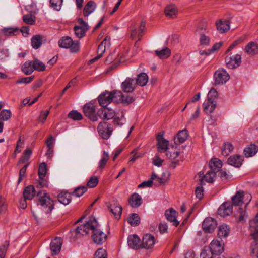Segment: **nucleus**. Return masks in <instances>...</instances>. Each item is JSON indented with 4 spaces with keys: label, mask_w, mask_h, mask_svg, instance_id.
Listing matches in <instances>:
<instances>
[{
    "label": "nucleus",
    "mask_w": 258,
    "mask_h": 258,
    "mask_svg": "<svg viewBox=\"0 0 258 258\" xmlns=\"http://www.w3.org/2000/svg\"><path fill=\"white\" fill-rule=\"evenodd\" d=\"M83 112L85 115L92 121H96L98 120L97 114H95V106L93 103H86L84 106Z\"/></svg>",
    "instance_id": "obj_9"
},
{
    "label": "nucleus",
    "mask_w": 258,
    "mask_h": 258,
    "mask_svg": "<svg viewBox=\"0 0 258 258\" xmlns=\"http://www.w3.org/2000/svg\"><path fill=\"white\" fill-rule=\"evenodd\" d=\"M233 150L232 144L229 142L224 143L222 148V154L226 156L228 155Z\"/></svg>",
    "instance_id": "obj_46"
},
{
    "label": "nucleus",
    "mask_w": 258,
    "mask_h": 258,
    "mask_svg": "<svg viewBox=\"0 0 258 258\" xmlns=\"http://www.w3.org/2000/svg\"><path fill=\"white\" fill-rule=\"evenodd\" d=\"M148 81V77L146 73H141L138 75L136 83L140 86H144Z\"/></svg>",
    "instance_id": "obj_40"
},
{
    "label": "nucleus",
    "mask_w": 258,
    "mask_h": 258,
    "mask_svg": "<svg viewBox=\"0 0 258 258\" xmlns=\"http://www.w3.org/2000/svg\"><path fill=\"white\" fill-rule=\"evenodd\" d=\"M94 258H107L106 251L103 248L98 249L95 252Z\"/></svg>",
    "instance_id": "obj_58"
},
{
    "label": "nucleus",
    "mask_w": 258,
    "mask_h": 258,
    "mask_svg": "<svg viewBox=\"0 0 258 258\" xmlns=\"http://www.w3.org/2000/svg\"><path fill=\"white\" fill-rule=\"evenodd\" d=\"M127 243L128 246L132 249H137L141 248L140 239L136 234L131 235L128 237Z\"/></svg>",
    "instance_id": "obj_26"
},
{
    "label": "nucleus",
    "mask_w": 258,
    "mask_h": 258,
    "mask_svg": "<svg viewBox=\"0 0 258 258\" xmlns=\"http://www.w3.org/2000/svg\"><path fill=\"white\" fill-rule=\"evenodd\" d=\"M87 189V187L85 186L78 187L72 192V195L76 197H81L86 191Z\"/></svg>",
    "instance_id": "obj_54"
},
{
    "label": "nucleus",
    "mask_w": 258,
    "mask_h": 258,
    "mask_svg": "<svg viewBox=\"0 0 258 258\" xmlns=\"http://www.w3.org/2000/svg\"><path fill=\"white\" fill-rule=\"evenodd\" d=\"M22 70L27 75L31 74L34 71L32 61H26L22 66Z\"/></svg>",
    "instance_id": "obj_39"
},
{
    "label": "nucleus",
    "mask_w": 258,
    "mask_h": 258,
    "mask_svg": "<svg viewBox=\"0 0 258 258\" xmlns=\"http://www.w3.org/2000/svg\"><path fill=\"white\" fill-rule=\"evenodd\" d=\"M203 188L202 186H198L196 188L195 194L199 199H201L203 197Z\"/></svg>",
    "instance_id": "obj_64"
},
{
    "label": "nucleus",
    "mask_w": 258,
    "mask_h": 258,
    "mask_svg": "<svg viewBox=\"0 0 258 258\" xmlns=\"http://www.w3.org/2000/svg\"><path fill=\"white\" fill-rule=\"evenodd\" d=\"M90 231H91V238L95 243L101 245L106 241L107 235L99 228L98 222L93 217H89L85 223L76 229V232L83 236L86 235Z\"/></svg>",
    "instance_id": "obj_1"
},
{
    "label": "nucleus",
    "mask_w": 258,
    "mask_h": 258,
    "mask_svg": "<svg viewBox=\"0 0 258 258\" xmlns=\"http://www.w3.org/2000/svg\"><path fill=\"white\" fill-rule=\"evenodd\" d=\"M217 225V222L214 219L211 217H207L203 223L202 228L205 232L211 233L214 230Z\"/></svg>",
    "instance_id": "obj_12"
},
{
    "label": "nucleus",
    "mask_w": 258,
    "mask_h": 258,
    "mask_svg": "<svg viewBox=\"0 0 258 258\" xmlns=\"http://www.w3.org/2000/svg\"><path fill=\"white\" fill-rule=\"evenodd\" d=\"M98 178L97 176H92L87 182V186L89 188L95 187L98 184Z\"/></svg>",
    "instance_id": "obj_56"
},
{
    "label": "nucleus",
    "mask_w": 258,
    "mask_h": 258,
    "mask_svg": "<svg viewBox=\"0 0 258 258\" xmlns=\"http://www.w3.org/2000/svg\"><path fill=\"white\" fill-rule=\"evenodd\" d=\"M243 159L242 156L238 155H234L230 156L227 160L229 165L236 168H239L242 164Z\"/></svg>",
    "instance_id": "obj_25"
},
{
    "label": "nucleus",
    "mask_w": 258,
    "mask_h": 258,
    "mask_svg": "<svg viewBox=\"0 0 258 258\" xmlns=\"http://www.w3.org/2000/svg\"><path fill=\"white\" fill-rule=\"evenodd\" d=\"M145 22L142 20L139 24H135L131 27V37L132 39L136 37L141 38L143 32L145 29Z\"/></svg>",
    "instance_id": "obj_8"
},
{
    "label": "nucleus",
    "mask_w": 258,
    "mask_h": 258,
    "mask_svg": "<svg viewBox=\"0 0 258 258\" xmlns=\"http://www.w3.org/2000/svg\"><path fill=\"white\" fill-rule=\"evenodd\" d=\"M9 245L7 241H5L3 245L0 246V258H4L5 256Z\"/></svg>",
    "instance_id": "obj_59"
},
{
    "label": "nucleus",
    "mask_w": 258,
    "mask_h": 258,
    "mask_svg": "<svg viewBox=\"0 0 258 258\" xmlns=\"http://www.w3.org/2000/svg\"><path fill=\"white\" fill-rule=\"evenodd\" d=\"M230 231V227L226 224H222L218 227V235L220 237L228 236Z\"/></svg>",
    "instance_id": "obj_38"
},
{
    "label": "nucleus",
    "mask_w": 258,
    "mask_h": 258,
    "mask_svg": "<svg viewBox=\"0 0 258 258\" xmlns=\"http://www.w3.org/2000/svg\"><path fill=\"white\" fill-rule=\"evenodd\" d=\"M47 167L45 163L43 162L40 164L38 168V175L40 179H43L46 175Z\"/></svg>",
    "instance_id": "obj_48"
},
{
    "label": "nucleus",
    "mask_w": 258,
    "mask_h": 258,
    "mask_svg": "<svg viewBox=\"0 0 258 258\" xmlns=\"http://www.w3.org/2000/svg\"><path fill=\"white\" fill-rule=\"evenodd\" d=\"M58 200L64 205H68L71 201V194L67 192H61L58 195Z\"/></svg>",
    "instance_id": "obj_37"
},
{
    "label": "nucleus",
    "mask_w": 258,
    "mask_h": 258,
    "mask_svg": "<svg viewBox=\"0 0 258 258\" xmlns=\"http://www.w3.org/2000/svg\"><path fill=\"white\" fill-rule=\"evenodd\" d=\"M165 215L168 221L172 222L173 225L177 226L179 222L177 220V212L173 208H170L165 211Z\"/></svg>",
    "instance_id": "obj_24"
},
{
    "label": "nucleus",
    "mask_w": 258,
    "mask_h": 258,
    "mask_svg": "<svg viewBox=\"0 0 258 258\" xmlns=\"http://www.w3.org/2000/svg\"><path fill=\"white\" fill-rule=\"evenodd\" d=\"M97 115L102 119L109 120L114 117L115 112L112 109L104 108L99 109L97 112Z\"/></svg>",
    "instance_id": "obj_17"
},
{
    "label": "nucleus",
    "mask_w": 258,
    "mask_h": 258,
    "mask_svg": "<svg viewBox=\"0 0 258 258\" xmlns=\"http://www.w3.org/2000/svg\"><path fill=\"white\" fill-rule=\"evenodd\" d=\"M42 44V37L40 35H36L31 39V45L34 49L39 48Z\"/></svg>",
    "instance_id": "obj_42"
},
{
    "label": "nucleus",
    "mask_w": 258,
    "mask_h": 258,
    "mask_svg": "<svg viewBox=\"0 0 258 258\" xmlns=\"http://www.w3.org/2000/svg\"><path fill=\"white\" fill-rule=\"evenodd\" d=\"M97 130L102 138L108 139L112 132V125L105 122H100L98 126Z\"/></svg>",
    "instance_id": "obj_7"
},
{
    "label": "nucleus",
    "mask_w": 258,
    "mask_h": 258,
    "mask_svg": "<svg viewBox=\"0 0 258 258\" xmlns=\"http://www.w3.org/2000/svg\"><path fill=\"white\" fill-rule=\"evenodd\" d=\"M250 228L251 231L253 229H258V213L256 216L249 222Z\"/></svg>",
    "instance_id": "obj_60"
},
{
    "label": "nucleus",
    "mask_w": 258,
    "mask_h": 258,
    "mask_svg": "<svg viewBox=\"0 0 258 258\" xmlns=\"http://www.w3.org/2000/svg\"><path fill=\"white\" fill-rule=\"evenodd\" d=\"M214 254L209 247H205L200 254V258H213Z\"/></svg>",
    "instance_id": "obj_49"
},
{
    "label": "nucleus",
    "mask_w": 258,
    "mask_h": 258,
    "mask_svg": "<svg viewBox=\"0 0 258 258\" xmlns=\"http://www.w3.org/2000/svg\"><path fill=\"white\" fill-rule=\"evenodd\" d=\"M245 51L249 55H254L258 53V45L254 42H250L245 46Z\"/></svg>",
    "instance_id": "obj_32"
},
{
    "label": "nucleus",
    "mask_w": 258,
    "mask_h": 258,
    "mask_svg": "<svg viewBox=\"0 0 258 258\" xmlns=\"http://www.w3.org/2000/svg\"><path fill=\"white\" fill-rule=\"evenodd\" d=\"M129 203L133 208H137L142 203V199L139 194H134L129 200Z\"/></svg>",
    "instance_id": "obj_31"
},
{
    "label": "nucleus",
    "mask_w": 258,
    "mask_h": 258,
    "mask_svg": "<svg viewBox=\"0 0 258 258\" xmlns=\"http://www.w3.org/2000/svg\"><path fill=\"white\" fill-rule=\"evenodd\" d=\"M79 25L74 27L75 35L78 38H82L85 36L86 31L88 30V25L82 18L78 20Z\"/></svg>",
    "instance_id": "obj_6"
},
{
    "label": "nucleus",
    "mask_w": 258,
    "mask_h": 258,
    "mask_svg": "<svg viewBox=\"0 0 258 258\" xmlns=\"http://www.w3.org/2000/svg\"><path fill=\"white\" fill-rule=\"evenodd\" d=\"M109 158V154L106 151H103L101 158L98 163V169L102 170L106 164Z\"/></svg>",
    "instance_id": "obj_41"
},
{
    "label": "nucleus",
    "mask_w": 258,
    "mask_h": 258,
    "mask_svg": "<svg viewBox=\"0 0 258 258\" xmlns=\"http://www.w3.org/2000/svg\"><path fill=\"white\" fill-rule=\"evenodd\" d=\"M38 205H40L46 213H50L54 208V202L49 195L45 190H39L37 194Z\"/></svg>",
    "instance_id": "obj_2"
},
{
    "label": "nucleus",
    "mask_w": 258,
    "mask_h": 258,
    "mask_svg": "<svg viewBox=\"0 0 258 258\" xmlns=\"http://www.w3.org/2000/svg\"><path fill=\"white\" fill-rule=\"evenodd\" d=\"M208 247L214 255L221 254L224 251L223 244L218 240H212Z\"/></svg>",
    "instance_id": "obj_18"
},
{
    "label": "nucleus",
    "mask_w": 258,
    "mask_h": 258,
    "mask_svg": "<svg viewBox=\"0 0 258 258\" xmlns=\"http://www.w3.org/2000/svg\"><path fill=\"white\" fill-rule=\"evenodd\" d=\"M131 154H133V156L131 158L130 160V162H134L136 161L137 159L139 158L140 157H142V154L137 152V149H134L132 152Z\"/></svg>",
    "instance_id": "obj_63"
},
{
    "label": "nucleus",
    "mask_w": 258,
    "mask_h": 258,
    "mask_svg": "<svg viewBox=\"0 0 258 258\" xmlns=\"http://www.w3.org/2000/svg\"><path fill=\"white\" fill-rule=\"evenodd\" d=\"M1 31L6 36H16L20 33L19 29L17 27L4 28Z\"/></svg>",
    "instance_id": "obj_36"
},
{
    "label": "nucleus",
    "mask_w": 258,
    "mask_h": 258,
    "mask_svg": "<svg viewBox=\"0 0 258 258\" xmlns=\"http://www.w3.org/2000/svg\"><path fill=\"white\" fill-rule=\"evenodd\" d=\"M233 211V206L231 202H226L222 204L218 209V213L221 216L229 215Z\"/></svg>",
    "instance_id": "obj_16"
},
{
    "label": "nucleus",
    "mask_w": 258,
    "mask_h": 258,
    "mask_svg": "<svg viewBox=\"0 0 258 258\" xmlns=\"http://www.w3.org/2000/svg\"><path fill=\"white\" fill-rule=\"evenodd\" d=\"M33 62L34 70L43 71L45 70V65L37 59H35Z\"/></svg>",
    "instance_id": "obj_47"
},
{
    "label": "nucleus",
    "mask_w": 258,
    "mask_h": 258,
    "mask_svg": "<svg viewBox=\"0 0 258 258\" xmlns=\"http://www.w3.org/2000/svg\"><path fill=\"white\" fill-rule=\"evenodd\" d=\"M188 137V132L186 130H182L178 132L174 137V142L176 144H180L183 143Z\"/></svg>",
    "instance_id": "obj_27"
},
{
    "label": "nucleus",
    "mask_w": 258,
    "mask_h": 258,
    "mask_svg": "<svg viewBox=\"0 0 258 258\" xmlns=\"http://www.w3.org/2000/svg\"><path fill=\"white\" fill-rule=\"evenodd\" d=\"M155 244V238L150 234H145L142 238V242L141 243V248L150 249Z\"/></svg>",
    "instance_id": "obj_15"
},
{
    "label": "nucleus",
    "mask_w": 258,
    "mask_h": 258,
    "mask_svg": "<svg viewBox=\"0 0 258 258\" xmlns=\"http://www.w3.org/2000/svg\"><path fill=\"white\" fill-rule=\"evenodd\" d=\"M62 244V239L60 237H56L51 241L50 243V249L52 254H57L60 251Z\"/></svg>",
    "instance_id": "obj_22"
},
{
    "label": "nucleus",
    "mask_w": 258,
    "mask_h": 258,
    "mask_svg": "<svg viewBox=\"0 0 258 258\" xmlns=\"http://www.w3.org/2000/svg\"><path fill=\"white\" fill-rule=\"evenodd\" d=\"M111 92L105 91L102 93L98 97L99 103L103 107H106L112 102Z\"/></svg>",
    "instance_id": "obj_14"
},
{
    "label": "nucleus",
    "mask_w": 258,
    "mask_h": 258,
    "mask_svg": "<svg viewBox=\"0 0 258 258\" xmlns=\"http://www.w3.org/2000/svg\"><path fill=\"white\" fill-rule=\"evenodd\" d=\"M112 101L115 103H121L129 104L134 102V98L128 94H123L121 91L113 90L111 91Z\"/></svg>",
    "instance_id": "obj_4"
},
{
    "label": "nucleus",
    "mask_w": 258,
    "mask_h": 258,
    "mask_svg": "<svg viewBox=\"0 0 258 258\" xmlns=\"http://www.w3.org/2000/svg\"><path fill=\"white\" fill-rule=\"evenodd\" d=\"M229 75L223 69L217 70L214 74L215 82L216 84H223L229 79Z\"/></svg>",
    "instance_id": "obj_10"
},
{
    "label": "nucleus",
    "mask_w": 258,
    "mask_h": 258,
    "mask_svg": "<svg viewBox=\"0 0 258 258\" xmlns=\"http://www.w3.org/2000/svg\"><path fill=\"white\" fill-rule=\"evenodd\" d=\"M156 54L161 59L167 58L170 56L171 51L168 48H165L161 50H156Z\"/></svg>",
    "instance_id": "obj_43"
},
{
    "label": "nucleus",
    "mask_w": 258,
    "mask_h": 258,
    "mask_svg": "<svg viewBox=\"0 0 258 258\" xmlns=\"http://www.w3.org/2000/svg\"><path fill=\"white\" fill-rule=\"evenodd\" d=\"M28 165V164L25 165L23 168H22L20 169L19 172L18 183H20L23 180V178L25 176V173Z\"/></svg>",
    "instance_id": "obj_62"
},
{
    "label": "nucleus",
    "mask_w": 258,
    "mask_h": 258,
    "mask_svg": "<svg viewBox=\"0 0 258 258\" xmlns=\"http://www.w3.org/2000/svg\"><path fill=\"white\" fill-rule=\"evenodd\" d=\"M96 7V5L93 1H89L84 8L83 15L84 17H88L95 10Z\"/></svg>",
    "instance_id": "obj_35"
},
{
    "label": "nucleus",
    "mask_w": 258,
    "mask_h": 258,
    "mask_svg": "<svg viewBox=\"0 0 258 258\" xmlns=\"http://www.w3.org/2000/svg\"><path fill=\"white\" fill-rule=\"evenodd\" d=\"M8 208V204L6 201V199L2 197H0V214L5 213L7 210Z\"/></svg>",
    "instance_id": "obj_57"
},
{
    "label": "nucleus",
    "mask_w": 258,
    "mask_h": 258,
    "mask_svg": "<svg viewBox=\"0 0 258 258\" xmlns=\"http://www.w3.org/2000/svg\"><path fill=\"white\" fill-rule=\"evenodd\" d=\"M34 76H30L28 77H24L17 80L16 82L17 84L25 83L28 84L30 83L34 79Z\"/></svg>",
    "instance_id": "obj_61"
},
{
    "label": "nucleus",
    "mask_w": 258,
    "mask_h": 258,
    "mask_svg": "<svg viewBox=\"0 0 258 258\" xmlns=\"http://www.w3.org/2000/svg\"><path fill=\"white\" fill-rule=\"evenodd\" d=\"M68 117L75 120H80L82 119V114L75 110L71 111L69 113Z\"/></svg>",
    "instance_id": "obj_53"
},
{
    "label": "nucleus",
    "mask_w": 258,
    "mask_h": 258,
    "mask_svg": "<svg viewBox=\"0 0 258 258\" xmlns=\"http://www.w3.org/2000/svg\"><path fill=\"white\" fill-rule=\"evenodd\" d=\"M23 21L28 24L33 25L35 23V17L30 14L24 15L23 17Z\"/></svg>",
    "instance_id": "obj_50"
},
{
    "label": "nucleus",
    "mask_w": 258,
    "mask_h": 258,
    "mask_svg": "<svg viewBox=\"0 0 258 258\" xmlns=\"http://www.w3.org/2000/svg\"><path fill=\"white\" fill-rule=\"evenodd\" d=\"M222 166V162L217 158L212 159L209 163V167L210 170L214 171L215 173L218 172Z\"/></svg>",
    "instance_id": "obj_28"
},
{
    "label": "nucleus",
    "mask_w": 258,
    "mask_h": 258,
    "mask_svg": "<svg viewBox=\"0 0 258 258\" xmlns=\"http://www.w3.org/2000/svg\"><path fill=\"white\" fill-rule=\"evenodd\" d=\"M127 221L132 226H135L140 223V217L138 214L133 213L128 216Z\"/></svg>",
    "instance_id": "obj_45"
},
{
    "label": "nucleus",
    "mask_w": 258,
    "mask_h": 258,
    "mask_svg": "<svg viewBox=\"0 0 258 258\" xmlns=\"http://www.w3.org/2000/svg\"><path fill=\"white\" fill-rule=\"evenodd\" d=\"M164 12L166 16L169 18H173L178 14V9L174 4L167 5L164 9Z\"/></svg>",
    "instance_id": "obj_29"
},
{
    "label": "nucleus",
    "mask_w": 258,
    "mask_h": 258,
    "mask_svg": "<svg viewBox=\"0 0 258 258\" xmlns=\"http://www.w3.org/2000/svg\"><path fill=\"white\" fill-rule=\"evenodd\" d=\"M36 193V190L33 185L26 187L23 191V196L25 199L32 200Z\"/></svg>",
    "instance_id": "obj_34"
},
{
    "label": "nucleus",
    "mask_w": 258,
    "mask_h": 258,
    "mask_svg": "<svg viewBox=\"0 0 258 258\" xmlns=\"http://www.w3.org/2000/svg\"><path fill=\"white\" fill-rule=\"evenodd\" d=\"M135 87L134 80L130 78H127L121 85L122 90L126 93L132 92L135 89Z\"/></svg>",
    "instance_id": "obj_20"
},
{
    "label": "nucleus",
    "mask_w": 258,
    "mask_h": 258,
    "mask_svg": "<svg viewBox=\"0 0 258 258\" xmlns=\"http://www.w3.org/2000/svg\"><path fill=\"white\" fill-rule=\"evenodd\" d=\"M180 153L179 149L176 147H172L171 149H169V150L167 151L166 155L171 160V164L170 166L173 168H175L176 165L179 163V160L176 159V158L179 156Z\"/></svg>",
    "instance_id": "obj_11"
},
{
    "label": "nucleus",
    "mask_w": 258,
    "mask_h": 258,
    "mask_svg": "<svg viewBox=\"0 0 258 258\" xmlns=\"http://www.w3.org/2000/svg\"><path fill=\"white\" fill-rule=\"evenodd\" d=\"M157 140L158 142L157 148L159 151L160 152L167 151L169 145V142L164 138L163 133H160L158 134Z\"/></svg>",
    "instance_id": "obj_19"
},
{
    "label": "nucleus",
    "mask_w": 258,
    "mask_h": 258,
    "mask_svg": "<svg viewBox=\"0 0 258 258\" xmlns=\"http://www.w3.org/2000/svg\"><path fill=\"white\" fill-rule=\"evenodd\" d=\"M244 193L242 191H238L232 198V206H240L243 203Z\"/></svg>",
    "instance_id": "obj_33"
},
{
    "label": "nucleus",
    "mask_w": 258,
    "mask_h": 258,
    "mask_svg": "<svg viewBox=\"0 0 258 258\" xmlns=\"http://www.w3.org/2000/svg\"><path fill=\"white\" fill-rule=\"evenodd\" d=\"M108 208L116 219H119L122 211V207L116 201H112Z\"/></svg>",
    "instance_id": "obj_13"
},
{
    "label": "nucleus",
    "mask_w": 258,
    "mask_h": 258,
    "mask_svg": "<svg viewBox=\"0 0 258 258\" xmlns=\"http://www.w3.org/2000/svg\"><path fill=\"white\" fill-rule=\"evenodd\" d=\"M11 115L10 110H3L0 113V119L3 121H7L11 118Z\"/></svg>",
    "instance_id": "obj_51"
},
{
    "label": "nucleus",
    "mask_w": 258,
    "mask_h": 258,
    "mask_svg": "<svg viewBox=\"0 0 258 258\" xmlns=\"http://www.w3.org/2000/svg\"><path fill=\"white\" fill-rule=\"evenodd\" d=\"M215 24L217 31L220 33H225L230 29V23L227 20L219 19L216 22Z\"/></svg>",
    "instance_id": "obj_23"
},
{
    "label": "nucleus",
    "mask_w": 258,
    "mask_h": 258,
    "mask_svg": "<svg viewBox=\"0 0 258 258\" xmlns=\"http://www.w3.org/2000/svg\"><path fill=\"white\" fill-rule=\"evenodd\" d=\"M225 63L227 68L233 69L240 66L241 63V56L240 54L230 55L225 58Z\"/></svg>",
    "instance_id": "obj_5"
},
{
    "label": "nucleus",
    "mask_w": 258,
    "mask_h": 258,
    "mask_svg": "<svg viewBox=\"0 0 258 258\" xmlns=\"http://www.w3.org/2000/svg\"><path fill=\"white\" fill-rule=\"evenodd\" d=\"M216 173L214 171H209L201 179V183H203L204 181L209 183L213 182Z\"/></svg>",
    "instance_id": "obj_44"
},
{
    "label": "nucleus",
    "mask_w": 258,
    "mask_h": 258,
    "mask_svg": "<svg viewBox=\"0 0 258 258\" xmlns=\"http://www.w3.org/2000/svg\"><path fill=\"white\" fill-rule=\"evenodd\" d=\"M216 105L215 99L208 98L203 103L204 111L206 114H210L215 109Z\"/></svg>",
    "instance_id": "obj_21"
},
{
    "label": "nucleus",
    "mask_w": 258,
    "mask_h": 258,
    "mask_svg": "<svg viewBox=\"0 0 258 258\" xmlns=\"http://www.w3.org/2000/svg\"><path fill=\"white\" fill-rule=\"evenodd\" d=\"M200 43L201 45H208L210 42V38L206 36L204 33L200 32Z\"/></svg>",
    "instance_id": "obj_55"
},
{
    "label": "nucleus",
    "mask_w": 258,
    "mask_h": 258,
    "mask_svg": "<svg viewBox=\"0 0 258 258\" xmlns=\"http://www.w3.org/2000/svg\"><path fill=\"white\" fill-rule=\"evenodd\" d=\"M257 152V147L254 144H250L245 148L243 153L244 156L248 158L253 156Z\"/></svg>",
    "instance_id": "obj_30"
},
{
    "label": "nucleus",
    "mask_w": 258,
    "mask_h": 258,
    "mask_svg": "<svg viewBox=\"0 0 258 258\" xmlns=\"http://www.w3.org/2000/svg\"><path fill=\"white\" fill-rule=\"evenodd\" d=\"M63 0H50V6L53 9L59 11L61 9Z\"/></svg>",
    "instance_id": "obj_52"
},
{
    "label": "nucleus",
    "mask_w": 258,
    "mask_h": 258,
    "mask_svg": "<svg viewBox=\"0 0 258 258\" xmlns=\"http://www.w3.org/2000/svg\"><path fill=\"white\" fill-rule=\"evenodd\" d=\"M58 45L63 48H70L72 52H77L80 49L79 41H73L69 36L62 37L58 41Z\"/></svg>",
    "instance_id": "obj_3"
}]
</instances>
